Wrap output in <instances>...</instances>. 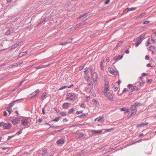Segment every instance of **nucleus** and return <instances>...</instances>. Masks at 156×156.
Wrapping results in <instances>:
<instances>
[{"label":"nucleus","mask_w":156,"mask_h":156,"mask_svg":"<svg viewBox=\"0 0 156 156\" xmlns=\"http://www.w3.org/2000/svg\"><path fill=\"white\" fill-rule=\"evenodd\" d=\"M76 95L74 93L69 92L67 93L66 96V99L70 100L71 101H73L76 98Z\"/></svg>","instance_id":"f257e3e1"},{"label":"nucleus","mask_w":156,"mask_h":156,"mask_svg":"<svg viewBox=\"0 0 156 156\" xmlns=\"http://www.w3.org/2000/svg\"><path fill=\"white\" fill-rule=\"evenodd\" d=\"M11 118H12V119L11 122L13 125H16L20 123V120L17 117H11Z\"/></svg>","instance_id":"f03ea898"},{"label":"nucleus","mask_w":156,"mask_h":156,"mask_svg":"<svg viewBox=\"0 0 156 156\" xmlns=\"http://www.w3.org/2000/svg\"><path fill=\"white\" fill-rule=\"evenodd\" d=\"M105 96L107 97V98L110 101H112L113 100V97L112 94L109 92L108 93L105 94Z\"/></svg>","instance_id":"7ed1b4c3"},{"label":"nucleus","mask_w":156,"mask_h":156,"mask_svg":"<svg viewBox=\"0 0 156 156\" xmlns=\"http://www.w3.org/2000/svg\"><path fill=\"white\" fill-rule=\"evenodd\" d=\"M12 127V124L9 122L5 123L3 126V129H8Z\"/></svg>","instance_id":"20e7f679"},{"label":"nucleus","mask_w":156,"mask_h":156,"mask_svg":"<svg viewBox=\"0 0 156 156\" xmlns=\"http://www.w3.org/2000/svg\"><path fill=\"white\" fill-rule=\"evenodd\" d=\"M21 122L22 125L23 126H26L28 124L29 122L28 119H23L21 120Z\"/></svg>","instance_id":"39448f33"},{"label":"nucleus","mask_w":156,"mask_h":156,"mask_svg":"<svg viewBox=\"0 0 156 156\" xmlns=\"http://www.w3.org/2000/svg\"><path fill=\"white\" fill-rule=\"evenodd\" d=\"M103 130H104L103 129L100 130H91V132L93 134H98L102 133Z\"/></svg>","instance_id":"423d86ee"},{"label":"nucleus","mask_w":156,"mask_h":156,"mask_svg":"<svg viewBox=\"0 0 156 156\" xmlns=\"http://www.w3.org/2000/svg\"><path fill=\"white\" fill-rule=\"evenodd\" d=\"M65 142V140L64 139L61 138L58 140L56 141L57 144L59 145H62Z\"/></svg>","instance_id":"0eeeda50"},{"label":"nucleus","mask_w":156,"mask_h":156,"mask_svg":"<svg viewBox=\"0 0 156 156\" xmlns=\"http://www.w3.org/2000/svg\"><path fill=\"white\" fill-rule=\"evenodd\" d=\"M127 87L129 88V91H130V92H132L134 90V88L133 84H129L127 85Z\"/></svg>","instance_id":"6e6552de"},{"label":"nucleus","mask_w":156,"mask_h":156,"mask_svg":"<svg viewBox=\"0 0 156 156\" xmlns=\"http://www.w3.org/2000/svg\"><path fill=\"white\" fill-rule=\"evenodd\" d=\"M130 110L131 112H134V113H136L137 112L136 107L134 105H132L130 108Z\"/></svg>","instance_id":"1a4fd4ad"},{"label":"nucleus","mask_w":156,"mask_h":156,"mask_svg":"<svg viewBox=\"0 0 156 156\" xmlns=\"http://www.w3.org/2000/svg\"><path fill=\"white\" fill-rule=\"evenodd\" d=\"M50 64H48L46 65H41L37 67H36V69L37 70V69H40L44 68H45V67L48 66H50Z\"/></svg>","instance_id":"9d476101"},{"label":"nucleus","mask_w":156,"mask_h":156,"mask_svg":"<svg viewBox=\"0 0 156 156\" xmlns=\"http://www.w3.org/2000/svg\"><path fill=\"white\" fill-rule=\"evenodd\" d=\"M48 154V152L46 148L43 149L41 151V154L44 156L47 155Z\"/></svg>","instance_id":"9b49d317"},{"label":"nucleus","mask_w":156,"mask_h":156,"mask_svg":"<svg viewBox=\"0 0 156 156\" xmlns=\"http://www.w3.org/2000/svg\"><path fill=\"white\" fill-rule=\"evenodd\" d=\"M98 119L97 121L98 122L102 123H103L104 122V119L103 116H99L98 117Z\"/></svg>","instance_id":"f8f14e48"},{"label":"nucleus","mask_w":156,"mask_h":156,"mask_svg":"<svg viewBox=\"0 0 156 156\" xmlns=\"http://www.w3.org/2000/svg\"><path fill=\"white\" fill-rule=\"evenodd\" d=\"M27 53L28 52L27 51H25L20 52L19 53L18 57L17 58H20L22 57H23L24 56L26 55Z\"/></svg>","instance_id":"ddd939ff"},{"label":"nucleus","mask_w":156,"mask_h":156,"mask_svg":"<svg viewBox=\"0 0 156 156\" xmlns=\"http://www.w3.org/2000/svg\"><path fill=\"white\" fill-rule=\"evenodd\" d=\"M70 104V103H65L62 105V107L64 109H67L68 108Z\"/></svg>","instance_id":"4468645a"},{"label":"nucleus","mask_w":156,"mask_h":156,"mask_svg":"<svg viewBox=\"0 0 156 156\" xmlns=\"http://www.w3.org/2000/svg\"><path fill=\"white\" fill-rule=\"evenodd\" d=\"M108 69L109 72L110 73L114 76H115L116 75V74H115V70L109 67H108Z\"/></svg>","instance_id":"2eb2a0df"},{"label":"nucleus","mask_w":156,"mask_h":156,"mask_svg":"<svg viewBox=\"0 0 156 156\" xmlns=\"http://www.w3.org/2000/svg\"><path fill=\"white\" fill-rule=\"evenodd\" d=\"M104 86L105 89L102 91L104 94H105L108 93V92L109 90L108 85L105 84Z\"/></svg>","instance_id":"dca6fc26"},{"label":"nucleus","mask_w":156,"mask_h":156,"mask_svg":"<svg viewBox=\"0 0 156 156\" xmlns=\"http://www.w3.org/2000/svg\"><path fill=\"white\" fill-rule=\"evenodd\" d=\"M136 7H133L130 8L128 7L126 9H125V10H127L126 13H127L129 11H133L136 10Z\"/></svg>","instance_id":"f3484780"},{"label":"nucleus","mask_w":156,"mask_h":156,"mask_svg":"<svg viewBox=\"0 0 156 156\" xmlns=\"http://www.w3.org/2000/svg\"><path fill=\"white\" fill-rule=\"evenodd\" d=\"M146 34L144 33H143L141 34L139 37L137 38V40L139 41L141 40L142 39L144 38Z\"/></svg>","instance_id":"a211bd4d"},{"label":"nucleus","mask_w":156,"mask_h":156,"mask_svg":"<svg viewBox=\"0 0 156 156\" xmlns=\"http://www.w3.org/2000/svg\"><path fill=\"white\" fill-rule=\"evenodd\" d=\"M120 110L122 111H124L125 113H126L129 112V109H126L125 107L120 108Z\"/></svg>","instance_id":"6ab92c4d"},{"label":"nucleus","mask_w":156,"mask_h":156,"mask_svg":"<svg viewBox=\"0 0 156 156\" xmlns=\"http://www.w3.org/2000/svg\"><path fill=\"white\" fill-rule=\"evenodd\" d=\"M15 103L14 101H12L11 102H10L9 104V106L7 108L10 109L13 106V105L15 104Z\"/></svg>","instance_id":"aec40b11"},{"label":"nucleus","mask_w":156,"mask_h":156,"mask_svg":"<svg viewBox=\"0 0 156 156\" xmlns=\"http://www.w3.org/2000/svg\"><path fill=\"white\" fill-rule=\"evenodd\" d=\"M87 113H83L82 115L78 116L76 117V118H79L80 119H82L84 118L86 115H87Z\"/></svg>","instance_id":"412c9836"},{"label":"nucleus","mask_w":156,"mask_h":156,"mask_svg":"<svg viewBox=\"0 0 156 156\" xmlns=\"http://www.w3.org/2000/svg\"><path fill=\"white\" fill-rule=\"evenodd\" d=\"M98 74H96V76H95V77L92 78L94 83H95L97 82V79H98Z\"/></svg>","instance_id":"4be33fe9"},{"label":"nucleus","mask_w":156,"mask_h":156,"mask_svg":"<svg viewBox=\"0 0 156 156\" xmlns=\"http://www.w3.org/2000/svg\"><path fill=\"white\" fill-rule=\"evenodd\" d=\"M84 135L83 133H79L78 134V137L79 139H80L82 137H83Z\"/></svg>","instance_id":"5701e85b"},{"label":"nucleus","mask_w":156,"mask_h":156,"mask_svg":"<svg viewBox=\"0 0 156 156\" xmlns=\"http://www.w3.org/2000/svg\"><path fill=\"white\" fill-rule=\"evenodd\" d=\"M45 22H44V19H41L40 20H39V21L38 22V23L37 24V25L38 26H39L41 24H42L43 23H44Z\"/></svg>","instance_id":"b1692460"},{"label":"nucleus","mask_w":156,"mask_h":156,"mask_svg":"<svg viewBox=\"0 0 156 156\" xmlns=\"http://www.w3.org/2000/svg\"><path fill=\"white\" fill-rule=\"evenodd\" d=\"M52 17L51 16H47V17L45 18L44 19V22H47L49 20L51 19Z\"/></svg>","instance_id":"393cba45"},{"label":"nucleus","mask_w":156,"mask_h":156,"mask_svg":"<svg viewBox=\"0 0 156 156\" xmlns=\"http://www.w3.org/2000/svg\"><path fill=\"white\" fill-rule=\"evenodd\" d=\"M47 95V94L46 92H44L43 93L42 96L41 97V99H44L46 98V96Z\"/></svg>","instance_id":"a878e982"},{"label":"nucleus","mask_w":156,"mask_h":156,"mask_svg":"<svg viewBox=\"0 0 156 156\" xmlns=\"http://www.w3.org/2000/svg\"><path fill=\"white\" fill-rule=\"evenodd\" d=\"M87 13H85L84 14H81L80 15V16L79 17H78L77 18V19L79 20V19L82 18L83 17L85 16L86 15V14H87Z\"/></svg>","instance_id":"bb28decb"},{"label":"nucleus","mask_w":156,"mask_h":156,"mask_svg":"<svg viewBox=\"0 0 156 156\" xmlns=\"http://www.w3.org/2000/svg\"><path fill=\"white\" fill-rule=\"evenodd\" d=\"M142 42V40L139 41H137L136 43L135 44V47H137Z\"/></svg>","instance_id":"cd10ccee"},{"label":"nucleus","mask_w":156,"mask_h":156,"mask_svg":"<svg viewBox=\"0 0 156 156\" xmlns=\"http://www.w3.org/2000/svg\"><path fill=\"white\" fill-rule=\"evenodd\" d=\"M64 129H65L64 128H62V129H59V130L55 131H54L53 132L54 133H58V132H62V131H63Z\"/></svg>","instance_id":"c85d7f7f"},{"label":"nucleus","mask_w":156,"mask_h":156,"mask_svg":"<svg viewBox=\"0 0 156 156\" xmlns=\"http://www.w3.org/2000/svg\"><path fill=\"white\" fill-rule=\"evenodd\" d=\"M123 43V41H119V42H118L117 44V45L118 47H120L121 45Z\"/></svg>","instance_id":"c756f323"},{"label":"nucleus","mask_w":156,"mask_h":156,"mask_svg":"<svg viewBox=\"0 0 156 156\" xmlns=\"http://www.w3.org/2000/svg\"><path fill=\"white\" fill-rule=\"evenodd\" d=\"M94 69L93 68V67H90V74L92 73H94L95 72H94Z\"/></svg>","instance_id":"7c9ffc66"},{"label":"nucleus","mask_w":156,"mask_h":156,"mask_svg":"<svg viewBox=\"0 0 156 156\" xmlns=\"http://www.w3.org/2000/svg\"><path fill=\"white\" fill-rule=\"evenodd\" d=\"M104 84L105 85H108L109 84V82L108 79H105L104 80Z\"/></svg>","instance_id":"2f4dec72"},{"label":"nucleus","mask_w":156,"mask_h":156,"mask_svg":"<svg viewBox=\"0 0 156 156\" xmlns=\"http://www.w3.org/2000/svg\"><path fill=\"white\" fill-rule=\"evenodd\" d=\"M114 129V128H112L109 129H105V132H110L112 130H113Z\"/></svg>","instance_id":"473e14b6"},{"label":"nucleus","mask_w":156,"mask_h":156,"mask_svg":"<svg viewBox=\"0 0 156 156\" xmlns=\"http://www.w3.org/2000/svg\"><path fill=\"white\" fill-rule=\"evenodd\" d=\"M119 58L118 56H116L113 58V60L114 61L116 62L118 61V60L119 59Z\"/></svg>","instance_id":"72a5a7b5"},{"label":"nucleus","mask_w":156,"mask_h":156,"mask_svg":"<svg viewBox=\"0 0 156 156\" xmlns=\"http://www.w3.org/2000/svg\"><path fill=\"white\" fill-rule=\"evenodd\" d=\"M73 39L72 38H69L68 40H67L66 41V44L70 43L72 42Z\"/></svg>","instance_id":"f704fd0d"},{"label":"nucleus","mask_w":156,"mask_h":156,"mask_svg":"<svg viewBox=\"0 0 156 156\" xmlns=\"http://www.w3.org/2000/svg\"><path fill=\"white\" fill-rule=\"evenodd\" d=\"M22 129H21L18 131L15 134V136L16 135H19L20 134L22 133Z\"/></svg>","instance_id":"c9c22d12"},{"label":"nucleus","mask_w":156,"mask_h":156,"mask_svg":"<svg viewBox=\"0 0 156 156\" xmlns=\"http://www.w3.org/2000/svg\"><path fill=\"white\" fill-rule=\"evenodd\" d=\"M96 74H98L96 72H94V73H91V76L92 78L95 77V76H96Z\"/></svg>","instance_id":"e433bc0d"},{"label":"nucleus","mask_w":156,"mask_h":156,"mask_svg":"<svg viewBox=\"0 0 156 156\" xmlns=\"http://www.w3.org/2000/svg\"><path fill=\"white\" fill-rule=\"evenodd\" d=\"M150 39L149 38L147 41V43L145 44V45L146 46H148L150 44Z\"/></svg>","instance_id":"4c0bfd02"},{"label":"nucleus","mask_w":156,"mask_h":156,"mask_svg":"<svg viewBox=\"0 0 156 156\" xmlns=\"http://www.w3.org/2000/svg\"><path fill=\"white\" fill-rule=\"evenodd\" d=\"M133 105H134L136 107L138 105H141V104H140L139 102H136L134 103Z\"/></svg>","instance_id":"58836bf2"},{"label":"nucleus","mask_w":156,"mask_h":156,"mask_svg":"<svg viewBox=\"0 0 156 156\" xmlns=\"http://www.w3.org/2000/svg\"><path fill=\"white\" fill-rule=\"evenodd\" d=\"M19 45V44H15L12 46V48H16Z\"/></svg>","instance_id":"ea45409f"},{"label":"nucleus","mask_w":156,"mask_h":156,"mask_svg":"<svg viewBox=\"0 0 156 156\" xmlns=\"http://www.w3.org/2000/svg\"><path fill=\"white\" fill-rule=\"evenodd\" d=\"M60 126H51V125L50 126V127L48 128V129H50L51 128H56L57 127H59Z\"/></svg>","instance_id":"a19ab883"},{"label":"nucleus","mask_w":156,"mask_h":156,"mask_svg":"<svg viewBox=\"0 0 156 156\" xmlns=\"http://www.w3.org/2000/svg\"><path fill=\"white\" fill-rule=\"evenodd\" d=\"M145 14V13L144 12H142V13H141L139 16L137 17V18H138V17H140V18H142V17L144 16V14Z\"/></svg>","instance_id":"79ce46f5"},{"label":"nucleus","mask_w":156,"mask_h":156,"mask_svg":"<svg viewBox=\"0 0 156 156\" xmlns=\"http://www.w3.org/2000/svg\"><path fill=\"white\" fill-rule=\"evenodd\" d=\"M60 114L62 116H64L66 115V113L65 112H60Z\"/></svg>","instance_id":"37998d69"},{"label":"nucleus","mask_w":156,"mask_h":156,"mask_svg":"<svg viewBox=\"0 0 156 156\" xmlns=\"http://www.w3.org/2000/svg\"><path fill=\"white\" fill-rule=\"evenodd\" d=\"M140 124L141 125V126H144L147 125L148 124V123L147 122H143V123H141Z\"/></svg>","instance_id":"c03bdc74"},{"label":"nucleus","mask_w":156,"mask_h":156,"mask_svg":"<svg viewBox=\"0 0 156 156\" xmlns=\"http://www.w3.org/2000/svg\"><path fill=\"white\" fill-rule=\"evenodd\" d=\"M10 31L9 29L5 32V35H8L10 34Z\"/></svg>","instance_id":"a18cd8bd"},{"label":"nucleus","mask_w":156,"mask_h":156,"mask_svg":"<svg viewBox=\"0 0 156 156\" xmlns=\"http://www.w3.org/2000/svg\"><path fill=\"white\" fill-rule=\"evenodd\" d=\"M92 102L94 104H98V103L99 102L97 100L94 99H93L92 100Z\"/></svg>","instance_id":"49530a36"},{"label":"nucleus","mask_w":156,"mask_h":156,"mask_svg":"<svg viewBox=\"0 0 156 156\" xmlns=\"http://www.w3.org/2000/svg\"><path fill=\"white\" fill-rule=\"evenodd\" d=\"M74 111V108H72L69 109V114H71Z\"/></svg>","instance_id":"de8ad7c7"},{"label":"nucleus","mask_w":156,"mask_h":156,"mask_svg":"<svg viewBox=\"0 0 156 156\" xmlns=\"http://www.w3.org/2000/svg\"><path fill=\"white\" fill-rule=\"evenodd\" d=\"M90 92L91 93V94H92L93 96H96V94L94 90L93 89H92V90H91Z\"/></svg>","instance_id":"09e8293b"},{"label":"nucleus","mask_w":156,"mask_h":156,"mask_svg":"<svg viewBox=\"0 0 156 156\" xmlns=\"http://www.w3.org/2000/svg\"><path fill=\"white\" fill-rule=\"evenodd\" d=\"M15 136V135H12V136H8V138L7 140V141H8L9 140H10L11 138L14 137V136Z\"/></svg>","instance_id":"8fccbe9b"},{"label":"nucleus","mask_w":156,"mask_h":156,"mask_svg":"<svg viewBox=\"0 0 156 156\" xmlns=\"http://www.w3.org/2000/svg\"><path fill=\"white\" fill-rule=\"evenodd\" d=\"M59 119L58 118L56 117L55 119H54L53 120L51 121V122L55 121V122H57L58 121Z\"/></svg>","instance_id":"3c124183"},{"label":"nucleus","mask_w":156,"mask_h":156,"mask_svg":"<svg viewBox=\"0 0 156 156\" xmlns=\"http://www.w3.org/2000/svg\"><path fill=\"white\" fill-rule=\"evenodd\" d=\"M5 123L3 122H0V127H3V126L4 125Z\"/></svg>","instance_id":"603ef678"},{"label":"nucleus","mask_w":156,"mask_h":156,"mask_svg":"<svg viewBox=\"0 0 156 156\" xmlns=\"http://www.w3.org/2000/svg\"><path fill=\"white\" fill-rule=\"evenodd\" d=\"M110 0H106L104 2L105 4L107 5L110 2Z\"/></svg>","instance_id":"864d4df0"},{"label":"nucleus","mask_w":156,"mask_h":156,"mask_svg":"<svg viewBox=\"0 0 156 156\" xmlns=\"http://www.w3.org/2000/svg\"><path fill=\"white\" fill-rule=\"evenodd\" d=\"M67 86H62V87H61L59 89V90H62V89H63L65 88H67Z\"/></svg>","instance_id":"5fc2aeb1"},{"label":"nucleus","mask_w":156,"mask_h":156,"mask_svg":"<svg viewBox=\"0 0 156 156\" xmlns=\"http://www.w3.org/2000/svg\"><path fill=\"white\" fill-rule=\"evenodd\" d=\"M23 98L20 99H17L14 101H13L15 103L16 102L18 103L19 101H20L21 100H23Z\"/></svg>","instance_id":"6e6d98bb"},{"label":"nucleus","mask_w":156,"mask_h":156,"mask_svg":"<svg viewBox=\"0 0 156 156\" xmlns=\"http://www.w3.org/2000/svg\"><path fill=\"white\" fill-rule=\"evenodd\" d=\"M150 22V21L146 20V21H145L143 23V24H147L148 23H149Z\"/></svg>","instance_id":"4d7b16f0"},{"label":"nucleus","mask_w":156,"mask_h":156,"mask_svg":"<svg viewBox=\"0 0 156 156\" xmlns=\"http://www.w3.org/2000/svg\"><path fill=\"white\" fill-rule=\"evenodd\" d=\"M67 44L66 43V41H64V42H61L60 43H59V45H65V44Z\"/></svg>","instance_id":"13d9d810"},{"label":"nucleus","mask_w":156,"mask_h":156,"mask_svg":"<svg viewBox=\"0 0 156 156\" xmlns=\"http://www.w3.org/2000/svg\"><path fill=\"white\" fill-rule=\"evenodd\" d=\"M85 80L87 82L89 81V80L90 79V77L89 76H88L87 78H86V77H85Z\"/></svg>","instance_id":"bf43d9fd"},{"label":"nucleus","mask_w":156,"mask_h":156,"mask_svg":"<svg viewBox=\"0 0 156 156\" xmlns=\"http://www.w3.org/2000/svg\"><path fill=\"white\" fill-rule=\"evenodd\" d=\"M83 112V111H77L76 112V114L78 115L82 113Z\"/></svg>","instance_id":"052dcab7"},{"label":"nucleus","mask_w":156,"mask_h":156,"mask_svg":"<svg viewBox=\"0 0 156 156\" xmlns=\"http://www.w3.org/2000/svg\"><path fill=\"white\" fill-rule=\"evenodd\" d=\"M84 67V66H80L79 67V70L81 71L83 69Z\"/></svg>","instance_id":"680f3d73"},{"label":"nucleus","mask_w":156,"mask_h":156,"mask_svg":"<svg viewBox=\"0 0 156 156\" xmlns=\"http://www.w3.org/2000/svg\"><path fill=\"white\" fill-rule=\"evenodd\" d=\"M88 18L87 17V16H86L85 17L83 18L82 20V21L83 22H84L86 20H87V19Z\"/></svg>","instance_id":"e2e57ef3"},{"label":"nucleus","mask_w":156,"mask_h":156,"mask_svg":"<svg viewBox=\"0 0 156 156\" xmlns=\"http://www.w3.org/2000/svg\"><path fill=\"white\" fill-rule=\"evenodd\" d=\"M101 69L102 71H104V67L103 66V65H100Z\"/></svg>","instance_id":"0e129e2a"},{"label":"nucleus","mask_w":156,"mask_h":156,"mask_svg":"<svg viewBox=\"0 0 156 156\" xmlns=\"http://www.w3.org/2000/svg\"><path fill=\"white\" fill-rule=\"evenodd\" d=\"M134 90L137 91L138 90H139V89H140V88H138L137 87L135 86H134Z\"/></svg>","instance_id":"69168bd1"},{"label":"nucleus","mask_w":156,"mask_h":156,"mask_svg":"<svg viewBox=\"0 0 156 156\" xmlns=\"http://www.w3.org/2000/svg\"><path fill=\"white\" fill-rule=\"evenodd\" d=\"M83 72L84 73V74L86 75L87 76H88V71L87 70H84L83 71Z\"/></svg>","instance_id":"338daca9"},{"label":"nucleus","mask_w":156,"mask_h":156,"mask_svg":"<svg viewBox=\"0 0 156 156\" xmlns=\"http://www.w3.org/2000/svg\"><path fill=\"white\" fill-rule=\"evenodd\" d=\"M145 59L146 60H148L149 59V56L148 55H147L145 56Z\"/></svg>","instance_id":"774afa93"}]
</instances>
